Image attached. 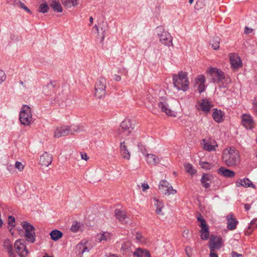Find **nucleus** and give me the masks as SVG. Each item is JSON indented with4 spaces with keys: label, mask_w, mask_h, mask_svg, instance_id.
Instances as JSON below:
<instances>
[{
    "label": "nucleus",
    "mask_w": 257,
    "mask_h": 257,
    "mask_svg": "<svg viewBox=\"0 0 257 257\" xmlns=\"http://www.w3.org/2000/svg\"><path fill=\"white\" fill-rule=\"evenodd\" d=\"M172 76L174 85L178 90L185 91L189 88V82L186 72L181 71Z\"/></svg>",
    "instance_id": "nucleus-1"
},
{
    "label": "nucleus",
    "mask_w": 257,
    "mask_h": 257,
    "mask_svg": "<svg viewBox=\"0 0 257 257\" xmlns=\"http://www.w3.org/2000/svg\"><path fill=\"white\" fill-rule=\"evenodd\" d=\"M238 152L235 149H225L222 154V159L228 167L237 165L239 162Z\"/></svg>",
    "instance_id": "nucleus-2"
},
{
    "label": "nucleus",
    "mask_w": 257,
    "mask_h": 257,
    "mask_svg": "<svg viewBox=\"0 0 257 257\" xmlns=\"http://www.w3.org/2000/svg\"><path fill=\"white\" fill-rule=\"evenodd\" d=\"M208 73L212 77V80L213 82H223L224 80L226 84L231 82L230 78L226 77L224 73L219 69L215 67L211 68Z\"/></svg>",
    "instance_id": "nucleus-3"
},
{
    "label": "nucleus",
    "mask_w": 257,
    "mask_h": 257,
    "mask_svg": "<svg viewBox=\"0 0 257 257\" xmlns=\"http://www.w3.org/2000/svg\"><path fill=\"white\" fill-rule=\"evenodd\" d=\"M25 233L26 240L28 242L33 243L36 240L35 228L34 226L27 221H23L21 223Z\"/></svg>",
    "instance_id": "nucleus-4"
},
{
    "label": "nucleus",
    "mask_w": 257,
    "mask_h": 257,
    "mask_svg": "<svg viewBox=\"0 0 257 257\" xmlns=\"http://www.w3.org/2000/svg\"><path fill=\"white\" fill-rule=\"evenodd\" d=\"M106 80L103 77H99L95 84L94 96L97 98L100 99L104 97L106 94Z\"/></svg>",
    "instance_id": "nucleus-5"
},
{
    "label": "nucleus",
    "mask_w": 257,
    "mask_h": 257,
    "mask_svg": "<svg viewBox=\"0 0 257 257\" xmlns=\"http://www.w3.org/2000/svg\"><path fill=\"white\" fill-rule=\"evenodd\" d=\"M19 119L21 123L25 125H29L32 120V115L30 106L24 105L20 112Z\"/></svg>",
    "instance_id": "nucleus-6"
},
{
    "label": "nucleus",
    "mask_w": 257,
    "mask_h": 257,
    "mask_svg": "<svg viewBox=\"0 0 257 257\" xmlns=\"http://www.w3.org/2000/svg\"><path fill=\"white\" fill-rule=\"evenodd\" d=\"M156 31L161 43L168 46H170L173 45L172 37L168 32L164 30L163 27H158Z\"/></svg>",
    "instance_id": "nucleus-7"
},
{
    "label": "nucleus",
    "mask_w": 257,
    "mask_h": 257,
    "mask_svg": "<svg viewBox=\"0 0 257 257\" xmlns=\"http://www.w3.org/2000/svg\"><path fill=\"white\" fill-rule=\"evenodd\" d=\"M133 130L131 121L129 119L123 120L120 125V128L118 130L119 135L124 136H127Z\"/></svg>",
    "instance_id": "nucleus-8"
},
{
    "label": "nucleus",
    "mask_w": 257,
    "mask_h": 257,
    "mask_svg": "<svg viewBox=\"0 0 257 257\" xmlns=\"http://www.w3.org/2000/svg\"><path fill=\"white\" fill-rule=\"evenodd\" d=\"M222 245V238L220 236L211 235L209 247L211 251H214L215 249H219Z\"/></svg>",
    "instance_id": "nucleus-9"
},
{
    "label": "nucleus",
    "mask_w": 257,
    "mask_h": 257,
    "mask_svg": "<svg viewBox=\"0 0 257 257\" xmlns=\"http://www.w3.org/2000/svg\"><path fill=\"white\" fill-rule=\"evenodd\" d=\"M21 239L17 240L15 243V247L20 257H26L29 253V251L26 245L21 242Z\"/></svg>",
    "instance_id": "nucleus-10"
},
{
    "label": "nucleus",
    "mask_w": 257,
    "mask_h": 257,
    "mask_svg": "<svg viewBox=\"0 0 257 257\" xmlns=\"http://www.w3.org/2000/svg\"><path fill=\"white\" fill-rule=\"evenodd\" d=\"M229 58L232 69H237L242 66V61L238 54L230 53L229 54Z\"/></svg>",
    "instance_id": "nucleus-11"
},
{
    "label": "nucleus",
    "mask_w": 257,
    "mask_h": 257,
    "mask_svg": "<svg viewBox=\"0 0 257 257\" xmlns=\"http://www.w3.org/2000/svg\"><path fill=\"white\" fill-rule=\"evenodd\" d=\"M74 130L75 128L73 127H67L66 126L58 127L55 130L54 136L56 138L66 136L69 134H72V132Z\"/></svg>",
    "instance_id": "nucleus-12"
},
{
    "label": "nucleus",
    "mask_w": 257,
    "mask_h": 257,
    "mask_svg": "<svg viewBox=\"0 0 257 257\" xmlns=\"http://www.w3.org/2000/svg\"><path fill=\"white\" fill-rule=\"evenodd\" d=\"M57 88V82L55 81H50L47 85L43 87V92L46 95H51Z\"/></svg>",
    "instance_id": "nucleus-13"
},
{
    "label": "nucleus",
    "mask_w": 257,
    "mask_h": 257,
    "mask_svg": "<svg viewBox=\"0 0 257 257\" xmlns=\"http://www.w3.org/2000/svg\"><path fill=\"white\" fill-rule=\"evenodd\" d=\"M159 108H161L163 112H164L168 115H172V111L169 108V105L167 102V99L166 98H162L160 99L158 103Z\"/></svg>",
    "instance_id": "nucleus-14"
},
{
    "label": "nucleus",
    "mask_w": 257,
    "mask_h": 257,
    "mask_svg": "<svg viewBox=\"0 0 257 257\" xmlns=\"http://www.w3.org/2000/svg\"><path fill=\"white\" fill-rule=\"evenodd\" d=\"M242 125L247 129H251L254 127V123L250 115L243 114L242 116Z\"/></svg>",
    "instance_id": "nucleus-15"
},
{
    "label": "nucleus",
    "mask_w": 257,
    "mask_h": 257,
    "mask_svg": "<svg viewBox=\"0 0 257 257\" xmlns=\"http://www.w3.org/2000/svg\"><path fill=\"white\" fill-rule=\"evenodd\" d=\"M52 160V155L47 152H45L40 156L39 163L43 166L48 167L51 164Z\"/></svg>",
    "instance_id": "nucleus-16"
},
{
    "label": "nucleus",
    "mask_w": 257,
    "mask_h": 257,
    "mask_svg": "<svg viewBox=\"0 0 257 257\" xmlns=\"http://www.w3.org/2000/svg\"><path fill=\"white\" fill-rule=\"evenodd\" d=\"M202 141V143L201 144L203 146V149L209 152L215 151L216 148L218 146L215 140L210 142L207 141L205 139H203Z\"/></svg>",
    "instance_id": "nucleus-17"
},
{
    "label": "nucleus",
    "mask_w": 257,
    "mask_h": 257,
    "mask_svg": "<svg viewBox=\"0 0 257 257\" xmlns=\"http://www.w3.org/2000/svg\"><path fill=\"white\" fill-rule=\"evenodd\" d=\"M120 251L123 255L130 256L131 254H133V246L131 243L128 242H123L121 244Z\"/></svg>",
    "instance_id": "nucleus-18"
},
{
    "label": "nucleus",
    "mask_w": 257,
    "mask_h": 257,
    "mask_svg": "<svg viewBox=\"0 0 257 257\" xmlns=\"http://www.w3.org/2000/svg\"><path fill=\"white\" fill-rule=\"evenodd\" d=\"M226 219L227 221V228L230 230L235 229L236 225L238 223V221L233 217V214L230 213L227 215L226 216Z\"/></svg>",
    "instance_id": "nucleus-19"
},
{
    "label": "nucleus",
    "mask_w": 257,
    "mask_h": 257,
    "mask_svg": "<svg viewBox=\"0 0 257 257\" xmlns=\"http://www.w3.org/2000/svg\"><path fill=\"white\" fill-rule=\"evenodd\" d=\"M214 177L212 175L210 174L204 173L202 176L200 181L202 186L204 187L205 188H208L210 186V183H211Z\"/></svg>",
    "instance_id": "nucleus-20"
},
{
    "label": "nucleus",
    "mask_w": 257,
    "mask_h": 257,
    "mask_svg": "<svg viewBox=\"0 0 257 257\" xmlns=\"http://www.w3.org/2000/svg\"><path fill=\"white\" fill-rule=\"evenodd\" d=\"M236 185L237 187L243 186L244 187H251L255 188V185L251 182V181L246 178L243 179H238L236 182Z\"/></svg>",
    "instance_id": "nucleus-21"
},
{
    "label": "nucleus",
    "mask_w": 257,
    "mask_h": 257,
    "mask_svg": "<svg viewBox=\"0 0 257 257\" xmlns=\"http://www.w3.org/2000/svg\"><path fill=\"white\" fill-rule=\"evenodd\" d=\"M217 173L221 175L228 178H233L235 176V173L233 171L221 167L217 171Z\"/></svg>",
    "instance_id": "nucleus-22"
},
{
    "label": "nucleus",
    "mask_w": 257,
    "mask_h": 257,
    "mask_svg": "<svg viewBox=\"0 0 257 257\" xmlns=\"http://www.w3.org/2000/svg\"><path fill=\"white\" fill-rule=\"evenodd\" d=\"M120 153L121 156L125 159L129 160L130 159L131 155L128 151L124 142L120 143Z\"/></svg>",
    "instance_id": "nucleus-23"
},
{
    "label": "nucleus",
    "mask_w": 257,
    "mask_h": 257,
    "mask_svg": "<svg viewBox=\"0 0 257 257\" xmlns=\"http://www.w3.org/2000/svg\"><path fill=\"white\" fill-rule=\"evenodd\" d=\"M134 257H151L150 252L147 249L138 248L133 252Z\"/></svg>",
    "instance_id": "nucleus-24"
},
{
    "label": "nucleus",
    "mask_w": 257,
    "mask_h": 257,
    "mask_svg": "<svg viewBox=\"0 0 257 257\" xmlns=\"http://www.w3.org/2000/svg\"><path fill=\"white\" fill-rule=\"evenodd\" d=\"M145 156L149 164L156 165L160 162V159L153 154H147Z\"/></svg>",
    "instance_id": "nucleus-25"
},
{
    "label": "nucleus",
    "mask_w": 257,
    "mask_h": 257,
    "mask_svg": "<svg viewBox=\"0 0 257 257\" xmlns=\"http://www.w3.org/2000/svg\"><path fill=\"white\" fill-rule=\"evenodd\" d=\"M98 239L100 242L102 241H109L112 238V234L107 231H101L97 235Z\"/></svg>",
    "instance_id": "nucleus-26"
},
{
    "label": "nucleus",
    "mask_w": 257,
    "mask_h": 257,
    "mask_svg": "<svg viewBox=\"0 0 257 257\" xmlns=\"http://www.w3.org/2000/svg\"><path fill=\"white\" fill-rule=\"evenodd\" d=\"M214 111L212 113V117L214 121L219 123L222 121L223 116L224 115L223 112L220 110H218L217 108H214Z\"/></svg>",
    "instance_id": "nucleus-27"
},
{
    "label": "nucleus",
    "mask_w": 257,
    "mask_h": 257,
    "mask_svg": "<svg viewBox=\"0 0 257 257\" xmlns=\"http://www.w3.org/2000/svg\"><path fill=\"white\" fill-rule=\"evenodd\" d=\"M114 214L116 218L119 221L124 223H126L125 220L126 218V216L124 211H121L119 209H115L114 211Z\"/></svg>",
    "instance_id": "nucleus-28"
},
{
    "label": "nucleus",
    "mask_w": 257,
    "mask_h": 257,
    "mask_svg": "<svg viewBox=\"0 0 257 257\" xmlns=\"http://www.w3.org/2000/svg\"><path fill=\"white\" fill-rule=\"evenodd\" d=\"M154 200L155 201V205L156 207V213L158 215H163L162 209L164 207V204L162 201H159L156 198H154Z\"/></svg>",
    "instance_id": "nucleus-29"
},
{
    "label": "nucleus",
    "mask_w": 257,
    "mask_h": 257,
    "mask_svg": "<svg viewBox=\"0 0 257 257\" xmlns=\"http://www.w3.org/2000/svg\"><path fill=\"white\" fill-rule=\"evenodd\" d=\"M50 235L53 240L57 241L62 237L63 233L59 230L55 229L51 231Z\"/></svg>",
    "instance_id": "nucleus-30"
},
{
    "label": "nucleus",
    "mask_w": 257,
    "mask_h": 257,
    "mask_svg": "<svg viewBox=\"0 0 257 257\" xmlns=\"http://www.w3.org/2000/svg\"><path fill=\"white\" fill-rule=\"evenodd\" d=\"M220 39L218 36H215L210 41V44L211 45L212 48L215 50H218L220 47Z\"/></svg>",
    "instance_id": "nucleus-31"
},
{
    "label": "nucleus",
    "mask_w": 257,
    "mask_h": 257,
    "mask_svg": "<svg viewBox=\"0 0 257 257\" xmlns=\"http://www.w3.org/2000/svg\"><path fill=\"white\" fill-rule=\"evenodd\" d=\"M200 107L203 111L205 112H209L210 108L212 107V105H211L210 102L206 99H203L200 104Z\"/></svg>",
    "instance_id": "nucleus-32"
},
{
    "label": "nucleus",
    "mask_w": 257,
    "mask_h": 257,
    "mask_svg": "<svg viewBox=\"0 0 257 257\" xmlns=\"http://www.w3.org/2000/svg\"><path fill=\"white\" fill-rule=\"evenodd\" d=\"M50 7L53 9L54 11L61 13L62 12V7L60 3L58 1H53L50 4Z\"/></svg>",
    "instance_id": "nucleus-33"
},
{
    "label": "nucleus",
    "mask_w": 257,
    "mask_h": 257,
    "mask_svg": "<svg viewBox=\"0 0 257 257\" xmlns=\"http://www.w3.org/2000/svg\"><path fill=\"white\" fill-rule=\"evenodd\" d=\"M200 236L202 239L207 240L209 237V232L208 227L201 228L200 230Z\"/></svg>",
    "instance_id": "nucleus-34"
},
{
    "label": "nucleus",
    "mask_w": 257,
    "mask_h": 257,
    "mask_svg": "<svg viewBox=\"0 0 257 257\" xmlns=\"http://www.w3.org/2000/svg\"><path fill=\"white\" fill-rule=\"evenodd\" d=\"M78 0H62V4L67 8L77 5Z\"/></svg>",
    "instance_id": "nucleus-35"
},
{
    "label": "nucleus",
    "mask_w": 257,
    "mask_h": 257,
    "mask_svg": "<svg viewBox=\"0 0 257 257\" xmlns=\"http://www.w3.org/2000/svg\"><path fill=\"white\" fill-rule=\"evenodd\" d=\"M4 246L5 248L7 250L8 252L10 257H12L14 255V251L13 249V247L11 243L9 240L6 241L4 242Z\"/></svg>",
    "instance_id": "nucleus-36"
},
{
    "label": "nucleus",
    "mask_w": 257,
    "mask_h": 257,
    "mask_svg": "<svg viewBox=\"0 0 257 257\" xmlns=\"http://www.w3.org/2000/svg\"><path fill=\"white\" fill-rule=\"evenodd\" d=\"M184 167L186 171L191 175H193L196 173V170L193 168V166L191 164H185Z\"/></svg>",
    "instance_id": "nucleus-37"
},
{
    "label": "nucleus",
    "mask_w": 257,
    "mask_h": 257,
    "mask_svg": "<svg viewBox=\"0 0 257 257\" xmlns=\"http://www.w3.org/2000/svg\"><path fill=\"white\" fill-rule=\"evenodd\" d=\"M49 7L47 3H43L39 6V12L43 14L46 13L49 11Z\"/></svg>",
    "instance_id": "nucleus-38"
},
{
    "label": "nucleus",
    "mask_w": 257,
    "mask_h": 257,
    "mask_svg": "<svg viewBox=\"0 0 257 257\" xmlns=\"http://www.w3.org/2000/svg\"><path fill=\"white\" fill-rule=\"evenodd\" d=\"M206 5V0H197L195 5V9L199 10Z\"/></svg>",
    "instance_id": "nucleus-39"
},
{
    "label": "nucleus",
    "mask_w": 257,
    "mask_h": 257,
    "mask_svg": "<svg viewBox=\"0 0 257 257\" xmlns=\"http://www.w3.org/2000/svg\"><path fill=\"white\" fill-rule=\"evenodd\" d=\"M15 5L19 7V8L23 9L24 10H25L26 12H27L29 14H32L31 10L27 7H26L25 5V4L24 3H23L22 2H21V1L16 2L15 3Z\"/></svg>",
    "instance_id": "nucleus-40"
},
{
    "label": "nucleus",
    "mask_w": 257,
    "mask_h": 257,
    "mask_svg": "<svg viewBox=\"0 0 257 257\" xmlns=\"http://www.w3.org/2000/svg\"><path fill=\"white\" fill-rule=\"evenodd\" d=\"M76 248L78 254L80 256H82L83 253L84 252V244H83L82 242H80L76 245Z\"/></svg>",
    "instance_id": "nucleus-41"
},
{
    "label": "nucleus",
    "mask_w": 257,
    "mask_h": 257,
    "mask_svg": "<svg viewBox=\"0 0 257 257\" xmlns=\"http://www.w3.org/2000/svg\"><path fill=\"white\" fill-rule=\"evenodd\" d=\"M80 226H81L80 222H79L77 221H75L73 223V224L71 227L70 230L72 232H76L79 230Z\"/></svg>",
    "instance_id": "nucleus-42"
},
{
    "label": "nucleus",
    "mask_w": 257,
    "mask_h": 257,
    "mask_svg": "<svg viewBox=\"0 0 257 257\" xmlns=\"http://www.w3.org/2000/svg\"><path fill=\"white\" fill-rule=\"evenodd\" d=\"M197 220L200 222V226L201 227V228H203L208 226L206 224L205 219L201 214H200L199 216L197 217Z\"/></svg>",
    "instance_id": "nucleus-43"
},
{
    "label": "nucleus",
    "mask_w": 257,
    "mask_h": 257,
    "mask_svg": "<svg viewBox=\"0 0 257 257\" xmlns=\"http://www.w3.org/2000/svg\"><path fill=\"white\" fill-rule=\"evenodd\" d=\"M8 225L11 226V229L9 230L11 232L13 228L15 226V218L14 216L11 215L8 217Z\"/></svg>",
    "instance_id": "nucleus-44"
},
{
    "label": "nucleus",
    "mask_w": 257,
    "mask_h": 257,
    "mask_svg": "<svg viewBox=\"0 0 257 257\" xmlns=\"http://www.w3.org/2000/svg\"><path fill=\"white\" fill-rule=\"evenodd\" d=\"M176 192V190L174 189L170 185L164 191L165 194L168 195L175 194Z\"/></svg>",
    "instance_id": "nucleus-45"
},
{
    "label": "nucleus",
    "mask_w": 257,
    "mask_h": 257,
    "mask_svg": "<svg viewBox=\"0 0 257 257\" xmlns=\"http://www.w3.org/2000/svg\"><path fill=\"white\" fill-rule=\"evenodd\" d=\"M199 165L202 168L206 170H210L213 166L212 165L207 162H200Z\"/></svg>",
    "instance_id": "nucleus-46"
},
{
    "label": "nucleus",
    "mask_w": 257,
    "mask_h": 257,
    "mask_svg": "<svg viewBox=\"0 0 257 257\" xmlns=\"http://www.w3.org/2000/svg\"><path fill=\"white\" fill-rule=\"evenodd\" d=\"M169 185L170 184L166 180H162L160 182L159 189L160 190H164V191L165 189L169 186Z\"/></svg>",
    "instance_id": "nucleus-47"
},
{
    "label": "nucleus",
    "mask_w": 257,
    "mask_h": 257,
    "mask_svg": "<svg viewBox=\"0 0 257 257\" xmlns=\"http://www.w3.org/2000/svg\"><path fill=\"white\" fill-rule=\"evenodd\" d=\"M257 218L253 219L250 222V225L248 227V230H253L257 228Z\"/></svg>",
    "instance_id": "nucleus-48"
},
{
    "label": "nucleus",
    "mask_w": 257,
    "mask_h": 257,
    "mask_svg": "<svg viewBox=\"0 0 257 257\" xmlns=\"http://www.w3.org/2000/svg\"><path fill=\"white\" fill-rule=\"evenodd\" d=\"M196 83H205V78L204 75H198L196 78Z\"/></svg>",
    "instance_id": "nucleus-49"
},
{
    "label": "nucleus",
    "mask_w": 257,
    "mask_h": 257,
    "mask_svg": "<svg viewBox=\"0 0 257 257\" xmlns=\"http://www.w3.org/2000/svg\"><path fill=\"white\" fill-rule=\"evenodd\" d=\"M15 167L18 169L20 171H22L24 169V165L21 162L17 161L15 163Z\"/></svg>",
    "instance_id": "nucleus-50"
},
{
    "label": "nucleus",
    "mask_w": 257,
    "mask_h": 257,
    "mask_svg": "<svg viewBox=\"0 0 257 257\" xmlns=\"http://www.w3.org/2000/svg\"><path fill=\"white\" fill-rule=\"evenodd\" d=\"M6 78V76L5 72L3 70H0V84L5 80Z\"/></svg>",
    "instance_id": "nucleus-51"
},
{
    "label": "nucleus",
    "mask_w": 257,
    "mask_h": 257,
    "mask_svg": "<svg viewBox=\"0 0 257 257\" xmlns=\"http://www.w3.org/2000/svg\"><path fill=\"white\" fill-rule=\"evenodd\" d=\"M205 87L204 83H199L198 87V92L201 93L205 90Z\"/></svg>",
    "instance_id": "nucleus-52"
},
{
    "label": "nucleus",
    "mask_w": 257,
    "mask_h": 257,
    "mask_svg": "<svg viewBox=\"0 0 257 257\" xmlns=\"http://www.w3.org/2000/svg\"><path fill=\"white\" fill-rule=\"evenodd\" d=\"M192 248L190 246H187L185 248V252L188 257H191Z\"/></svg>",
    "instance_id": "nucleus-53"
},
{
    "label": "nucleus",
    "mask_w": 257,
    "mask_h": 257,
    "mask_svg": "<svg viewBox=\"0 0 257 257\" xmlns=\"http://www.w3.org/2000/svg\"><path fill=\"white\" fill-rule=\"evenodd\" d=\"M253 29L251 28H249L247 27H245V30H244V33L245 34H249L252 32Z\"/></svg>",
    "instance_id": "nucleus-54"
},
{
    "label": "nucleus",
    "mask_w": 257,
    "mask_h": 257,
    "mask_svg": "<svg viewBox=\"0 0 257 257\" xmlns=\"http://www.w3.org/2000/svg\"><path fill=\"white\" fill-rule=\"evenodd\" d=\"M189 231L188 229H185L183 232V233H182V235L183 236V237H188V235L189 234Z\"/></svg>",
    "instance_id": "nucleus-55"
},
{
    "label": "nucleus",
    "mask_w": 257,
    "mask_h": 257,
    "mask_svg": "<svg viewBox=\"0 0 257 257\" xmlns=\"http://www.w3.org/2000/svg\"><path fill=\"white\" fill-rule=\"evenodd\" d=\"M231 255L232 257H239V256H241L242 254H239L237 252L233 251L231 252Z\"/></svg>",
    "instance_id": "nucleus-56"
},
{
    "label": "nucleus",
    "mask_w": 257,
    "mask_h": 257,
    "mask_svg": "<svg viewBox=\"0 0 257 257\" xmlns=\"http://www.w3.org/2000/svg\"><path fill=\"white\" fill-rule=\"evenodd\" d=\"M113 79L115 81H119L121 80V78L119 75L115 74Z\"/></svg>",
    "instance_id": "nucleus-57"
},
{
    "label": "nucleus",
    "mask_w": 257,
    "mask_h": 257,
    "mask_svg": "<svg viewBox=\"0 0 257 257\" xmlns=\"http://www.w3.org/2000/svg\"><path fill=\"white\" fill-rule=\"evenodd\" d=\"M142 187L143 188V191H145L147 189H148L149 188V185L147 183H143L142 185Z\"/></svg>",
    "instance_id": "nucleus-58"
},
{
    "label": "nucleus",
    "mask_w": 257,
    "mask_h": 257,
    "mask_svg": "<svg viewBox=\"0 0 257 257\" xmlns=\"http://www.w3.org/2000/svg\"><path fill=\"white\" fill-rule=\"evenodd\" d=\"M81 157L82 159H84L86 161H87L88 159V157H87V155L86 153L81 154Z\"/></svg>",
    "instance_id": "nucleus-59"
},
{
    "label": "nucleus",
    "mask_w": 257,
    "mask_h": 257,
    "mask_svg": "<svg viewBox=\"0 0 257 257\" xmlns=\"http://www.w3.org/2000/svg\"><path fill=\"white\" fill-rule=\"evenodd\" d=\"M213 251H214L211 250L210 253V257H218L217 254L214 252Z\"/></svg>",
    "instance_id": "nucleus-60"
},
{
    "label": "nucleus",
    "mask_w": 257,
    "mask_h": 257,
    "mask_svg": "<svg viewBox=\"0 0 257 257\" xmlns=\"http://www.w3.org/2000/svg\"><path fill=\"white\" fill-rule=\"evenodd\" d=\"M244 208L246 211H248L250 208V205L249 204H245L244 205Z\"/></svg>",
    "instance_id": "nucleus-61"
},
{
    "label": "nucleus",
    "mask_w": 257,
    "mask_h": 257,
    "mask_svg": "<svg viewBox=\"0 0 257 257\" xmlns=\"http://www.w3.org/2000/svg\"><path fill=\"white\" fill-rule=\"evenodd\" d=\"M142 237V235L140 233H138L137 234H136V238L137 240H141V238Z\"/></svg>",
    "instance_id": "nucleus-62"
},
{
    "label": "nucleus",
    "mask_w": 257,
    "mask_h": 257,
    "mask_svg": "<svg viewBox=\"0 0 257 257\" xmlns=\"http://www.w3.org/2000/svg\"><path fill=\"white\" fill-rule=\"evenodd\" d=\"M254 114L257 117V106H253Z\"/></svg>",
    "instance_id": "nucleus-63"
},
{
    "label": "nucleus",
    "mask_w": 257,
    "mask_h": 257,
    "mask_svg": "<svg viewBox=\"0 0 257 257\" xmlns=\"http://www.w3.org/2000/svg\"><path fill=\"white\" fill-rule=\"evenodd\" d=\"M93 29H94L97 32V33L98 34L99 28H98V27L96 25H94V26L93 27Z\"/></svg>",
    "instance_id": "nucleus-64"
}]
</instances>
